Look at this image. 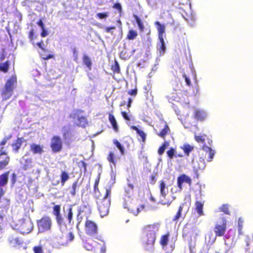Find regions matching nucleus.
<instances>
[{"instance_id": "19", "label": "nucleus", "mask_w": 253, "mask_h": 253, "mask_svg": "<svg viewBox=\"0 0 253 253\" xmlns=\"http://www.w3.org/2000/svg\"><path fill=\"white\" fill-rule=\"evenodd\" d=\"M65 216L67 218L69 223H70L73 218V211L72 206L69 205L64 209Z\"/></svg>"}, {"instance_id": "29", "label": "nucleus", "mask_w": 253, "mask_h": 253, "mask_svg": "<svg viewBox=\"0 0 253 253\" xmlns=\"http://www.w3.org/2000/svg\"><path fill=\"white\" fill-rule=\"evenodd\" d=\"M8 172H5L0 176V186H4L8 181Z\"/></svg>"}, {"instance_id": "23", "label": "nucleus", "mask_w": 253, "mask_h": 253, "mask_svg": "<svg viewBox=\"0 0 253 253\" xmlns=\"http://www.w3.org/2000/svg\"><path fill=\"white\" fill-rule=\"evenodd\" d=\"M160 190L161 197L165 198L168 193V189L166 187L165 183L163 181H161L160 184Z\"/></svg>"}, {"instance_id": "51", "label": "nucleus", "mask_w": 253, "mask_h": 253, "mask_svg": "<svg viewBox=\"0 0 253 253\" xmlns=\"http://www.w3.org/2000/svg\"><path fill=\"white\" fill-rule=\"evenodd\" d=\"M82 212L81 209H78V213L77 216V220L78 222V223H80L82 219V216H81V213Z\"/></svg>"}, {"instance_id": "16", "label": "nucleus", "mask_w": 253, "mask_h": 253, "mask_svg": "<svg viewBox=\"0 0 253 253\" xmlns=\"http://www.w3.org/2000/svg\"><path fill=\"white\" fill-rule=\"evenodd\" d=\"M203 150L206 152V155H208L207 161L211 162L215 155V151L212 149L211 147L206 145H204L203 147Z\"/></svg>"}, {"instance_id": "26", "label": "nucleus", "mask_w": 253, "mask_h": 253, "mask_svg": "<svg viewBox=\"0 0 253 253\" xmlns=\"http://www.w3.org/2000/svg\"><path fill=\"white\" fill-rule=\"evenodd\" d=\"M226 229V227L225 226H221V225H215L214 228V232L216 235L221 236L224 235Z\"/></svg>"}, {"instance_id": "36", "label": "nucleus", "mask_w": 253, "mask_h": 253, "mask_svg": "<svg viewBox=\"0 0 253 253\" xmlns=\"http://www.w3.org/2000/svg\"><path fill=\"white\" fill-rule=\"evenodd\" d=\"M137 36V33L136 31L130 30L129 31L127 35V38L129 40H133L136 38Z\"/></svg>"}, {"instance_id": "63", "label": "nucleus", "mask_w": 253, "mask_h": 253, "mask_svg": "<svg viewBox=\"0 0 253 253\" xmlns=\"http://www.w3.org/2000/svg\"><path fill=\"white\" fill-rule=\"evenodd\" d=\"M37 45L38 46V47L39 48H40L43 51L44 50V47H43L44 43H43L42 41L41 42L37 43Z\"/></svg>"}, {"instance_id": "44", "label": "nucleus", "mask_w": 253, "mask_h": 253, "mask_svg": "<svg viewBox=\"0 0 253 253\" xmlns=\"http://www.w3.org/2000/svg\"><path fill=\"white\" fill-rule=\"evenodd\" d=\"M107 160L108 161L113 164L115 166L116 165V162L115 161V157L114 154L113 152H110L109 155L107 157Z\"/></svg>"}, {"instance_id": "57", "label": "nucleus", "mask_w": 253, "mask_h": 253, "mask_svg": "<svg viewBox=\"0 0 253 253\" xmlns=\"http://www.w3.org/2000/svg\"><path fill=\"white\" fill-rule=\"evenodd\" d=\"M137 89H131L128 91V94L131 96H135L137 94Z\"/></svg>"}, {"instance_id": "40", "label": "nucleus", "mask_w": 253, "mask_h": 253, "mask_svg": "<svg viewBox=\"0 0 253 253\" xmlns=\"http://www.w3.org/2000/svg\"><path fill=\"white\" fill-rule=\"evenodd\" d=\"M169 131V128L167 125L165 126V127L161 130V131L158 133V135L162 137H164Z\"/></svg>"}, {"instance_id": "33", "label": "nucleus", "mask_w": 253, "mask_h": 253, "mask_svg": "<svg viewBox=\"0 0 253 253\" xmlns=\"http://www.w3.org/2000/svg\"><path fill=\"white\" fill-rule=\"evenodd\" d=\"M60 178L62 185L63 186L65 184V182L69 179V176L67 172L62 171L60 175Z\"/></svg>"}, {"instance_id": "49", "label": "nucleus", "mask_w": 253, "mask_h": 253, "mask_svg": "<svg viewBox=\"0 0 253 253\" xmlns=\"http://www.w3.org/2000/svg\"><path fill=\"white\" fill-rule=\"evenodd\" d=\"M113 70L114 72L118 73L120 71V66L117 61H115V65L113 66Z\"/></svg>"}, {"instance_id": "47", "label": "nucleus", "mask_w": 253, "mask_h": 253, "mask_svg": "<svg viewBox=\"0 0 253 253\" xmlns=\"http://www.w3.org/2000/svg\"><path fill=\"white\" fill-rule=\"evenodd\" d=\"M78 186H79V185H78V181H76L73 184L72 189L70 191V193L72 196H74L76 195V188Z\"/></svg>"}, {"instance_id": "5", "label": "nucleus", "mask_w": 253, "mask_h": 253, "mask_svg": "<svg viewBox=\"0 0 253 253\" xmlns=\"http://www.w3.org/2000/svg\"><path fill=\"white\" fill-rule=\"evenodd\" d=\"M127 186L125 188V191L126 195L123 198L124 203L123 207L125 209H128V203L130 202V195L133 192L134 186L131 183L128 179L127 180Z\"/></svg>"}, {"instance_id": "34", "label": "nucleus", "mask_w": 253, "mask_h": 253, "mask_svg": "<svg viewBox=\"0 0 253 253\" xmlns=\"http://www.w3.org/2000/svg\"><path fill=\"white\" fill-rule=\"evenodd\" d=\"M244 219L242 217H240L238 221V231L239 235H242L243 232L242 229L244 225Z\"/></svg>"}, {"instance_id": "42", "label": "nucleus", "mask_w": 253, "mask_h": 253, "mask_svg": "<svg viewBox=\"0 0 253 253\" xmlns=\"http://www.w3.org/2000/svg\"><path fill=\"white\" fill-rule=\"evenodd\" d=\"M216 225L226 227V219L224 217H220L217 221Z\"/></svg>"}, {"instance_id": "4", "label": "nucleus", "mask_w": 253, "mask_h": 253, "mask_svg": "<svg viewBox=\"0 0 253 253\" xmlns=\"http://www.w3.org/2000/svg\"><path fill=\"white\" fill-rule=\"evenodd\" d=\"M38 232L40 233H44L50 230L52 226V220L48 216H43L37 221Z\"/></svg>"}, {"instance_id": "3", "label": "nucleus", "mask_w": 253, "mask_h": 253, "mask_svg": "<svg viewBox=\"0 0 253 253\" xmlns=\"http://www.w3.org/2000/svg\"><path fill=\"white\" fill-rule=\"evenodd\" d=\"M16 84V78L15 76H12L7 81L1 94L3 100H7L11 96Z\"/></svg>"}, {"instance_id": "2", "label": "nucleus", "mask_w": 253, "mask_h": 253, "mask_svg": "<svg viewBox=\"0 0 253 253\" xmlns=\"http://www.w3.org/2000/svg\"><path fill=\"white\" fill-rule=\"evenodd\" d=\"M33 224L29 218L19 219L15 229L21 234H29L33 230Z\"/></svg>"}, {"instance_id": "9", "label": "nucleus", "mask_w": 253, "mask_h": 253, "mask_svg": "<svg viewBox=\"0 0 253 253\" xmlns=\"http://www.w3.org/2000/svg\"><path fill=\"white\" fill-rule=\"evenodd\" d=\"M155 209V207L150 205V204H147L146 205H141L140 207L137 208L135 210L130 209L128 208V211L132 213L134 215H137L140 212V211H147L151 210H154Z\"/></svg>"}, {"instance_id": "52", "label": "nucleus", "mask_w": 253, "mask_h": 253, "mask_svg": "<svg viewBox=\"0 0 253 253\" xmlns=\"http://www.w3.org/2000/svg\"><path fill=\"white\" fill-rule=\"evenodd\" d=\"M195 137L196 140L198 142H203L205 140V138L202 136L195 135Z\"/></svg>"}, {"instance_id": "28", "label": "nucleus", "mask_w": 253, "mask_h": 253, "mask_svg": "<svg viewBox=\"0 0 253 253\" xmlns=\"http://www.w3.org/2000/svg\"><path fill=\"white\" fill-rule=\"evenodd\" d=\"M109 120L112 125L113 129L115 130V131H117L118 129V126L114 116L110 114L109 115Z\"/></svg>"}, {"instance_id": "60", "label": "nucleus", "mask_w": 253, "mask_h": 253, "mask_svg": "<svg viewBox=\"0 0 253 253\" xmlns=\"http://www.w3.org/2000/svg\"><path fill=\"white\" fill-rule=\"evenodd\" d=\"M190 68H191V72H192V75H193V77L194 78V79L196 80V78H197L196 71L194 69V68L193 65H192V66L190 67Z\"/></svg>"}, {"instance_id": "54", "label": "nucleus", "mask_w": 253, "mask_h": 253, "mask_svg": "<svg viewBox=\"0 0 253 253\" xmlns=\"http://www.w3.org/2000/svg\"><path fill=\"white\" fill-rule=\"evenodd\" d=\"M199 161L202 163L201 165H199L198 169H203L205 168V165L204 163V160L201 158L200 159Z\"/></svg>"}, {"instance_id": "6", "label": "nucleus", "mask_w": 253, "mask_h": 253, "mask_svg": "<svg viewBox=\"0 0 253 253\" xmlns=\"http://www.w3.org/2000/svg\"><path fill=\"white\" fill-rule=\"evenodd\" d=\"M62 141L58 136H54L50 142V148L53 153H58L62 149Z\"/></svg>"}, {"instance_id": "45", "label": "nucleus", "mask_w": 253, "mask_h": 253, "mask_svg": "<svg viewBox=\"0 0 253 253\" xmlns=\"http://www.w3.org/2000/svg\"><path fill=\"white\" fill-rule=\"evenodd\" d=\"M52 213L54 215L56 216L60 213V206L59 205H55L53 207Z\"/></svg>"}, {"instance_id": "56", "label": "nucleus", "mask_w": 253, "mask_h": 253, "mask_svg": "<svg viewBox=\"0 0 253 253\" xmlns=\"http://www.w3.org/2000/svg\"><path fill=\"white\" fill-rule=\"evenodd\" d=\"M113 7L115 9H118L119 11L122 10V6L120 3H116L114 4Z\"/></svg>"}, {"instance_id": "25", "label": "nucleus", "mask_w": 253, "mask_h": 253, "mask_svg": "<svg viewBox=\"0 0 253 253\" xmlns=\"http://www.w3.org/2000/svg\"><path fill=\"white\" fill-rule=\"evenodd\" d=\"M180 148L183 150L185 154L187 156L189 155L190 152L194 149V147L188 143L184 144Z\"/></svg>"}, {"instance_id": "32", "label": "nucleus", "mask_w": 253, "mask_h": 253, "mask_svg": "<svg viewBox=\"0 0 253 253\" xmlns=\"http://www.w3.org/2000/svg\"><path fill=\"white\" fill-rule=\"evenodd\" d=\"M77 121V125L82 127H85L87 124L86 119L84 117H79Z\"/></svg>"}, {"instance_id": "38", "label": "nucleus", "mask_w": 253, "mask_h": 253, "mask_svg": "<svg viewBox=\"0 0 253 253\" xmlns=\"http://www.w3.org/2000/svg\"><path fill=\"white\" fill-rule=\"evenodd\" d=\"M9 68V63L8 61L4 63H0V71L4 73L7 72Z\"/></svg>"}, {"instance_id": "39", "label": "nucleus", "mask_w": 253, "mask_h": 253, "mask_svg": "<svg viewBox=\"0 0 253 253\" xmlns=\"http://www.w3.org/2000/svg\"><path fill=\"white\" fill-rule=\"evenodd\" d=\"M168 240H169V235H163L162 236L161 241H160V243L163 248L167 245Z\"/></svg>"}, {"instance_id": "55", "label": "nucleus", "mask_w": 253, "mask_h": 253, "mask_svg": "<svg viewBox=\"0 0 253 253\" xmlns=\"http://www.w3.org/2000/svg\"><path fill=\"white\" fill-rule=\"evenodd\" d=\"M183 77L184 78L187 85H190L191 84V81L190 79L185 74L183 75Z\"/></svg>"}, {"instance_id": "41", "label": "nucleus", "mask_w": 253, "mask_h": 253, "mask_svg": "<svg viewBox=\"0 0 253 253\" xmlns=\"http://www.w3.org/2000/svg\"><path fill=\"white\" fill-rule=\"evenodd\" d=\"M229 207L228 204H223L219 208V210L225 214H229Z\"/></svg>"}, {"instance_id": "8", "label": "nucleus", "mask_w": 253, "mask_h": 253, "mask_svg": "<svg viewBox=\"0 0 253 253\" xmlns=\"http://www.w3.org/2000/svg\"><path fill=\"white\" fill-rule=\"evenodd\" d=\"M111 202L107 200H102L100 203H97L98 209L101 217L107 215L109 211Z\"/></svg>"}, {"instance_id": "7", "label": "nucleus", "mask_w": 253, "mask_h": 253, "mask_svg": "<svg viewBox=\"0 0 253 253\" xmlns=\"http://www.w3.org/2000/svg\"><path fill=\"white\" fill-rule=\"evenodd\" d=\"M115 183V175L112 172L111 174V178L108 182V185L105 187L106 192L102 200H107L111 202V188Z\"/></svg>"}, {"instance_id": "20", "label": "nucleus", "mask_w": 253, "mask_h": 253, "mask_svg": "<svg viewBox=\"0 0 253 253\" xmlns=\"http://www.w3.org/2000/svg\"><path fill=\"white\" fill-rule=\"evenodd\" d=\"M247 248L246 252L247 253H253V234L252 235V239L248 237L246 240Z\"/></svg>"}, {"instance_id": "48", "label": "nucleus", "mask_w": 253, "mask_h": 253, "mask_svg": "<svg viewBox=\"0 0 253 253\" xmlns=\"http://www.w3.org/2000/svg\"><path fill=\"white\" fill-rule=\"evenodd\" d=\"M55 219H56L57 224L61 226V225H62L64 223L63 218L62 217L61 214L55 216Z\"/></svg>"}, {"instance_id": "22", "label": "nucleus", "mask_w": 253, "mask_h": 253, "mask_svg": "<svg viewBox=\"0 0 253 253\" xmlns=\"http://www.w3.org/2000/svg\"><path fill=\"white\" fill-rule=\"evenodd\" d=\"M31 150L35 154H41L43 152V148L40 145L33 143L31 145Z\"/></svg>"}, {"instance_id": "61", "label": "nucleus", "mask_w": 253, "mask_h": 253, "mask_svg": "<svg viewBox=\"0 0 253 253\" xmlns=\"http://www.w3.org/2000/svg\"><path fill=\"white\" fill-rule=\"evenodd\" d=\"M103 242V245L100 249L101 253H105L106 251V246L104 241H102Z\"/></svg>"}, {"instance_id": "62", "label": "nucleus", "mask_w": 253, "mask_h": 253, "mask_svg": "<svg viewBox=\"0 0 253 253\" xmlns=\"http://www.w3.org/2000/svg\"><path fill=\"white\" fill-rule=\"evenodd\" d=\"M37 24L42 29L44 28V25L42 19L39 20V21L37 22Z\"/></svg>"}, {"instance_id": "15", "label": "nucleus", "mask_w": 253, "mask_h": 253, "mask_svg": "<svg viewBox=\"0 0 253 253\" xmlns=\"http://www.w3.org/2000/svg\"><path fill=\"white\" fill-rule=\"evenodd\" d=\"M189 209V206L187 205L186 203L182 204L179 207L178 211L176 215L174 216L173 221H176L178 220V219L181 217L182 216V211L184 210V211L186 212H187Z\"/></svg>"}, {"instance_id": "24", "label": "nucleus", "mask_w": 253, "mask_h": 253, "mask_svg": "<svg viewBox=\"0 0 253 253\" xmlns=\"http://www.w3.org/2000/svg\"><path fill=\"white\" fill-rule=\"evenodd\" d=\"M25 140L23 138H18L16 142L12 145L13 150L16 152H18L19 148L21 147L22 143Z\"/></svg>"}, {"instance_id": "59", "label": "nucleus", "mask_w": 253, "mask_h": 253, "mask_svg": "<svg viewBox=\"0 0 253 253\" xmlns=\"http://www.w3.org/2000/svg\"><path fill=\"white\" fill-rule=\"evenodd\" d=\"M122 115L123 117L126 120L129 121L130 119L127 114L126 112H122Z\"/></svg>"}, {"instance_id": "43", "label": "nucleus", "mask_w": 253, "mask_h": 253, "mask_svg": "<svg viewBox=\"0 0 253 253\" xmlns=\"http://www.w3.org/2000/svg\"><path fill=\"white\" fill-rule=\"evenodd\" d=\"M33 250L34 253H44L43 248L41 245L34 247Z\"/></svg>"}, {"instance_id": "30", "label": "nucleus", "mask_w": 253, "mask_h": 253, "mask_svg": "<svg viewBox=\"0 0 253 253\" xmlns=\"http://www.w3.org/2000/svg\"><path fill=\"white\" fill-rule=\"evenodd\" d=\"M83 62L88 68L89 70H91L92 62L90 58L86 55H84L83 56Z\"/></svg>"}, {"instance_id": "21", "label": "nucleus", "mask_w": 253, "mask_h": 253, "mask_svg": "<svg viewBox=\"0 0 253 253\" xmlns=\"http://www.w3.org/2000/svg\"><path fill=\"white\" fill-rule=\"evenodd\" d=\"M20 163L22 168L25 170H27L31 166L32 161L31 159L27 158L26 156H24L21 159Z\"/></svg>"}, {"instance_id": "27", "label": "nucleus", "mask_w": 253, "mask_h": 253, "mask_svg": "<svg viewBox=\"0 0 253 253\" xmlns=\"http://www.w3.org/2000/svg\"><path fill=\"white\" fill-rule=\"evenodd\" d=\"M203 206L204 204L201 202L197 201L195 203V209L199 216H202L204 215V212L203 211Z\"/></svg>"}, {"instance_id": "64", "label": "nucleus", "mask_w": 253, "mask_h": 253, "mask_svg": "<svg viewBox=\"0 0 253 253\" xmlns=\"http://www.w3.org/2000/svg\"><path fill=\"white\" fill-rule=\"evenodd\" d=\"M165 150L166 149L161 146L158 149V154L160 155H162L164 153Z\"/></svg>"}, {"instance_id": "12", "label": "nucleus", "mask_w": 253, "mask_h": 253, "mask_svg": "<svg viewBox=\"0 0 253 253\" xmlns=\"http://www.w3.org/2000/svg\"><path fill=\"white\" fill-rule=\"evenodd\" d=\"M3 147L0 150V169H3L8 164L9 158L6 152L3 150Z\"/></svg>"}, {"instance_id": "37", "label": "nucleus", "mask_w": 253, "mask_h": 253, "mask_svg": "<svg viewBox=\"0 0 253 253\" xmlns=\"http://www.w3.org/2000/svg\"><path fill=\"white\" fill-rule=\"evenodd\" d=\"M113 142L117 148L120 150L121 154L123 155L125 152L124 147L117 140H114Z\"/></svg>"}, {"instance_id": "13", "label": "nucleus", "mask_w": 253, "mask_h": 253, "mask_svg": "<svg viewBox=\"0 0 253 253\" xmlns=\"http://www.w3.org/2000/svg\"><path fill=\"white\" fill-rule=\"evenodd\" d=\"M184 182L188 183L189 184H190L191 183V178L184 174L181 175L177 178V186L180 190H181L182 188V184Z\"/></svg>"}, {"instance_id": "58", "label": "nucleus", "mask_w": 253, "mask_h": 253, "mask_svg": "<svg viewBox=\"0 0 253 253\" xmlns=\"http://www.w3.org/2000/svg\"><path fill=\"white\" fill-rule=\"evenodd\" d=\"M42 31L41 33V36L42 37H45L48 35V32L47 30L44 28L43 29H42Z\"/></svg>"}, {"instance_id": "14", "label": "nucleus", "mask_w": 253, "mask_h": 253, "mask_svg": "<svg viewBox=\"0 0 253 253\" xmlns=\"http://www.w3.org/2000/svg\"><path fill=\"white\" fill-rule=\"evenodd\" d=\"M155 26L158 32V38L161 40L164 39L166 30L165 25L161 24L159 21H156L155 23Z\"/></svg>"}, {"instance_id": "35", "label": "nucleus", "mask_w": 253, "mask_h": 253, "mask_svg": "<svg viewBox=\"0 0 253 253\" xmlns=\"http://www.w3.org/2000/svg\"><path fill=\"white\" fill-rule=\"evenodd\" d=\"M133 17L136 21V23L139 30L141 31H143L144 27L141 20L136 15H133Z\"/></svg>"}, {"instance_id": "1", "label": "nucleus", "mask_w": 253, "mask_h": 253, "mask_svg": "<svg viewBox=\"0 0 253 253\" xmlns=\"http://www.w3.org/2000/svg\"><path fill=\"white\" fill-rule=\"evenodd\" d=\"M160 228V225L155 223L146 226L143 231L142 241L146 250L152 252L156 238V235Z\"/></svg>"}, {"instance_id": "10", "label": "nucleus", "mask_w": 253, "mask_h": 253, "mask_svg": "<svg viewBox=\"0 0 253 253\" xmlns=\"http://www.w3.org/2000/svg\"><path fill=\"white\" fill-rule=\"evenodd\" d=\"M86 232L89 235L96 233L97 227L96 224L90 220H87L85 223Z\"/></svg>"}, {"instance_id": "50", "label": "nucleus", "mask_w": 253, "mask_h": 253, "mask_svg": "<svg viewBox=\"0 0 253 253\" xmlns=\"http://www.w3.org/2000/svg\"><path fill=\"white\" fill-rule=\"evenodd\" d=\"M96 15L100 19H105L108 17L106 13H98Z\"/></svg>"}, {"instance_id": "11", "label": "nucleus", "mask_w": 253, "mask_h": 253, "mask_svg": "<svg viewBox=\"0 0 253 253\" xmlns=\"http://www.w3.org/2000/svg\"><path fill=\"white\" fill-rule=\"evenodd\" d=\"M208 116V112L202 109H196L195 110V117L199 121H204Z\"/></svg>"}, {"instance_id": "18", "label": "nucleus", "mask_w": 253, "mask_h": 253, "mask_svg": "<svg viewBox=\"0 0 253 253\" xmlns=\"http://www.w3.org/2000/svg\"><path fill=\"white\" fill-rule=\"evenodd\" d=\"M10 245L13 247H17L20 245L22 242L18 237L13 235H11L8 237V239Z\"/></svg>"}, {"instance_id": "53", "label": "nucleus", "mask_w": 253, "mask_h": 253, "mask_svg": "<svg viewBox=\"0 0 253 253\" xmlns=\"http://www.w3.org/2000/svg\"><path fill=\"white\" fill-rule=\"evenodd\" d=\"M160 59L158 58H157L156 60V63L154 66V67L152 69V72L156 71L157 70V65L159 64V62L160 61Z\"/></svg>"}, {"instance_id": "17", "label": "nucleus", "mask_w": 253, "mask_h": 253, "mask_svg": "<svg viewBox=\"0 0 253 253\" xmlns=\"http://www.w3.org/2000/svg\"><path fill=\"white\" fill-rule=\"evenodd\" d=\"M159 42L157 44V49L160 56H163L166 51V46L164 39H159Z\"/></svg>"}, {"instance_id": "46", "label": "nucleus", "mask_w": 253, "mask_h": 253, "mask_svg": "<svg viewBox=\"0 0 253 253\" xmlns=\"http://www.w3.org/2000/svg\"><path fill=\"white\" fill-rule=\"evenodd\" d=\"M167 154L168 156V157L170 159H172L174 157H175V149L173 148H170L169 150L167 152Z\"/></svg>"}, {"instance_id": "31", "label": "nucleus", "mask_w": 253, "mask_h": 253, "mask_svg": "<svg viewBox=\"0 0 253 253\" xmlns=\"http://www.w3.org/2000/svg\"><path fill=\"white\" fill-rule=\"evenodd\" d=\"M132 128H133V129H134V130H135L136 131L137 133L142 138V141L143 142H144L145 141L146 137V135L145 133L143 131L138 129L135 126H132Z\"/></svg>"}]
</instances>
